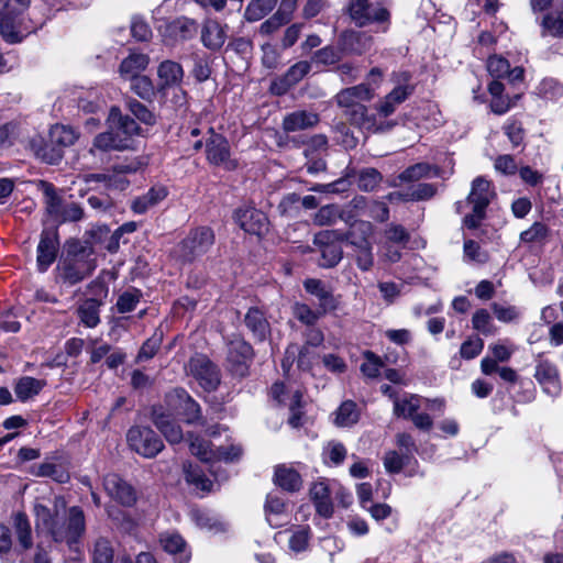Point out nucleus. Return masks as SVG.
I'll list each match as a JSON object with an SVG mask.
<instances>
[{
  "label": "nucleus",
  "instance_id": "18",
  "mask_svg": "<svg viewBox=\"0 0 563 563\" xmlns=\"http://www.w3.org/2000/svg\"><path fill=\"white\" fill-rule=\"evenodd\" d=\"M311 69L310 63L300 60L294 64L284 76L274 79L271 84V91L275 96H283L289 91L290 88L301 81Z\"/></svg>",
  "mask_w": 563,
  "mask_h": 563
},
{
  "label": "nucleus",
  "instance_id": "21",
  "mask_svg": "<svg viewBox=\"0 0 563 563\" xmlns=\"http://www.w3.org/2000/svg\"><path fill=\"white\" fill-rule=\"evenodd\" d=\"M228 25L213 19H207L200 30L202 45L209 51H220L227 41Z\"/></svg>",
  "mask_w": 563,
  "mask_h": 563
},
{
  "label": "nucleus",
  "instance_id": "49",
  "mask_svg": "<svg viewBox=\"0 0 563 563\" xmlns=\"http://www.w3.org/2000/svg\"><path fill=\"white\" fill-rule=\"evenodd\" d=\"M172 32L183 41L194 38L198 33V24L189 18H178L170 25Z\"/></svg>",
  "mask_w": 563,
  "mask_h": 563
},
{
  "label": "nucleus",
  "instance_id": "12",
  "mask_svg": "<svg viewBox=\"0 0 563 563\" xmlns=\"http://www.w3.org/2000/svg\"><path fill=\"white\" fill-rule=\"evenodd\" d=\"M58 250L59 238L57 229H43L36 247V267L40 273H45L56 261Z\"/></svg>",
  "mask_w": 563,
  "mask_h": 563
},
{
  "label": "nucleus",
  "instance_id": "22",
  "mask_svg": "<svg viewBox=\"0 0 563 563\" xmlns=\"http://www.w3.org/2000/svg\"><path fill=\"white\" fill-rule=\"evenodd\" d=\"M320 122L317 112L308 110H296L287 113L282 122V128L286 133H294L312 129Z\"/></svg>",
  "mask_w": 563,
  "mask_h": 563
},
{
  "label": "nucleus",
  "instance_id": "15",
  "mask_svg": "<svg viewBox=\"0 0 563 563\" xmlns=\"http://www.w3.org/2000/svg\"><path fill=\"white\" fill-rule=\"evenodd\" d=\"M108 496L124 507H132L137 499L134 487L118 474H108L103 478Z\"/></svg>",
  "mask_w": 563,
  "mask_h": 563
},
{
  "label": "nucleus",
  "instance_id": "17",
  "mask_svg": "<svg viewBox=\"0 0 563 563\" xmlns=\"http://www.w3.org/2000/svg\"><path fill=\"white\" fill-rule=\"evenodd\" d=\"M374 95V90L368 85L360 84L340 90L334 96V100L338 107L343 109V112H349V110L360 107L363 102L371 101Z\"/></svg>",
  "mask_w": 563,
  "mask_h": 563
},
{
  "label": "nucleus",
  "instance_id": "47",
  "mask_svg": "<svg viewBox=\"0 0 563 563\" xmlns=\"http://www.w3.org/2000/svg\"><path fill=\"white\" fill-rule=\"evenodd\" d=\"M132 172H135V168L131 165H114L112 172L108 174L106 188L120 191L126 189L129 186V180L123 175Z\"/></svg>",
  "mask_w": 563,
  "mask_h": 563
},
{
  "label": "nucleus",
  "instance_id": "35",
  "mask_svg": "<svg viewBox=\"0 0 563 563\" xmlns=\"http://www.w3.org/2000/svg\"><path fill=\"white\" fill-rule=\"evenodd\" d=\"M167 196V190L163 186L152 187L144 195L135 198L132 201L131 209L133 212L142 214L145 213L150 208L156 206Z\"/></svg>",
  "mask_w": 563,
  "mask_h": 563
},
{
  "label": "nucleus",
  "instance_id": "64",
  "mask_svg": "<svg viewBox=\"0 0 563 563\" xmlns=\"http://www.w3.org/2000/svg\"><path fill=\"white\" fill-rule=\"evenodd\" d=\"M542 26L552 36H563V12L547 14L543 18Z\"/></svg>",
  "mask_w": 563,
  "mask_h": 563
},
{
  "label": "nucleus",
  "instance_id": "53",
  "mask_svg": "<svg viewBox=\"0 0 563 563\" xmlns=\"http://www.w3.org/2000/svg\"><path fill=\"white\" fill-rule=\"evenodd\" d=\"M321 249L322 267L331 268L336 266L343 256V250L340 244H316Z\"/></svg>",
  "mask_w": 563,
  "mask_h": 563
},
{
  "label": "nucleus",
  "instance_id": "34",
  "mask_svg": "<svg viewBox=\"0 0 563 563\" xmlns=\"http://www.w3.org/2000/svg\"><path fill=\"white\" fill-rule=\"evenodd\" d=\"M274 482L284 490L291 493L298 492L302 486V479L299 473L286 465H278L275 468Z\"/></svg>",
  "mask_w": 563,
  "mask_h": 563
},
{
  "label": "nucleus",
  "instance_id": "27",
  "mask_svg": "<svg viewBox=\"0 0 563 563\" xmlns=\"http://www.w3.org/2000/svg\"><path fill=\"white\" fill-rule=\"evenodd\" d=\"M190 517L198 528L208 532H223L228 527V523L222 518L206 509H191Z\"/></svg>",
  "mask_w": 563,
  "mask_h": 563
},
{
  "label": "nucleus",
  "instance_id": "43",
  "mask_svg": "<svg viewBox=\"0 0 563 563\" xmlns=\"http://www.w3.org/2000/svg\"><path fill=\"white\" fill-rule=\"evenodd\" d=\"M100 301L95 298L85 300L78 308V317L87 328H95L100 322Z\"/></svg>",
  "mask_w": 563,
  "mask_h": 563
},
{
  "label": "nucleus",
  "instance_id": "44",
  "mask_svg": "<svg viewBox=\"0 0 563 563\" xmlns=\"http://www.w3.org/2000/svg\"><path fill=\"white\" fill-rule=\"evenodd\" d=\"M362 356L361 373L367 378H377L385 366L382 357L369 350L363 351Z\"/></svg>",
  "mask_w": 563,
  "mask_h": 563
},
{
  "label": "nucleus",
  "instance_id": "46",
  "mask_svg": "<svg viewBox=\"0 0 563 563\" xmlns=\"http://www.w3.org/2000/svg\"><path fill=\"white\" fill-rule=\"evenodd\" d=\"M33 150L37 158L51 165L58 164L64 156V151L53 144L51 140L38 145L33 143Z\"/></svg>",
  "mask_w": 563,
  "mask_h": 563
},
{
  "label": "nucleus",
  "instance_id": "57",
  "mask_svg": "<svg viewBox=\"0 0 563 563\" xmlns=\"http://www.w3.org/2000/svg\"><path fill=\"white\" fill-rule=\"evenodd\" d=\"M131 80V89L140 98L150 100L155 96V88L152 80L147 76H135L129 78Z\"/></svg>",
  "mask_w": 563,
  "mask_h": 563
},
{
  "label": "nucleus",
  "instance_id": "33",
  "mask_svg": "<svg viewBox=\"0 0 563 563\" xmlns=\"http://www.w3.org/2000/svg\"><path fill=\"white\" fill-rule=\"evenodd\" d=\"M163 549L175 555L176 563H187L190 554L185 540L178 533H164L159 538Z\"/></svg>",
  "mask_w": 563,
  "mask_h": 563
},
{
  "label": "nucleus",
  "instance_id": "8",
  "mask_svg": "<svg viewBox=\"0 0 563 563\" xmlns=\"http://www.w3.org/2000/svg\"><path fill=\"white\" fill-rule=\"evenodd\" d=\"M253 358L254 350L250 343L243 339H235L229 342L225 366L233 377H246L250 374V366L253 363Z\"/></svg>",
  "mask_w": 563,
  "mask_h": 563
},
{
  "label": "nucleus",
  "instance_id": "61",
  "mask_svg": "<svg viewBox=\"0 0 563 563\" xmlns=\"http://www.w3.org/2000/svg\"><path fill=\"white\" fill-rule=\"evenodd\" d=\"M410 460L408 454L391 450L384 456V466L388 473L397 474L401 472L405 465L409 464Z\"/></svg>",
  "mask_w": 563,
  "mask_h": 563
},
{
  "label": "nucleus",
  "instance_id": "9",
  "mask_svg": "<svg viewBox=\"0 0 563 563\" xmlns=\"http://www.w3.org/2000/svg\"><path fill=\"white\" fill-rule=\"evenodd\" d=\"M188 376H191L201 387H218L221 383V372L208 355L196 353L185 366Z\"/></svg>",
  "mask_w": 563,
  "mask_h": 563
},
{
  "label": "nucleus",
  "instance_id": "10",
  "mask_svg": "<svg viewBox=\"0 0 563 563\" xmlns=\"http://www.w3.org/2000/svg\"><path fill=\"white\" fill-rule=\"evenodd\" d=\"M126 441L133 451L147 459L156 456L164 448L163 441L148 427H132Z\"/></svg>",
  "mask_w": 563,
  "mask_h": 563
},
{
  "label": "nucleus",
  "instance_id": "3",
  "mask_svg": "<svg viewBox=\"0 0 563 563\" xmlns=\"http://www.w3.org/2000/svg\"><path fill=\"white\" fill-rule=\"evenodd\" d=\"M216 235L209 227H197L177 244L175 253L184 263H192L205 255L214 244Z\"/></svg>",
  "mask_w": 563,
  "mask_h": 563
},
{
  "label": "nucleus",
  "instance_id": "59",
  "mask_svg": "<svg viewBox=\"0 0 563 563\" xmlns=\"http://www.w3.org/2000/svg\"><path fill=\"white\" fill-rule=\"evenodd\" d=\"M294 316L303 324L311 327L319 320L321 316L325 312H322L321 309L314 311L308 305L296 302L292 307Z\"/></svg>",
  "mask_w": 563,
  "mask_h": 563
},
{
  "label": "nucleus",
  "instance_id": "25",
  "mask_svg": "<svg viewBox=\"0 0 563 563\" xmlns=\"http://www.w3.org/2000/svg\"><path fill=\"white\" fill-rule=\"evenodd\" d=\"M157 76L159 79L158 90L180 86L184 78L183 66L174 60H164L158 65Z\"/></svg>",
  "mask_w": 563,
  "mask_h": 563
},
{
  "label": "nucleus",
  "instance_id": "14",
  "mask_svg": "<svg viewBox=\"0 0 563 563\" xmlns=\"http://www.w3.org/2000/svg\"><path fill=\"white\" fill-rule=\"evenodd\" d=\"M349 12L351 19L361 27L373 22H387L390 16L386 8L373 7L368 0H351Z\"/></svg>",
  "mask_w": 563,
  "mask_h": 563
},
{
  "label": "nucleus",
  "instance_id": "62",
  "mask_svg": "<svg viewBox=\"0 0 563 563\" xmlns=\"http://www.w3.org/2000/svg\"><path fill=\"white\" fill-rule=\"evenodd\" d=\"M409 201H424L433 198L438 192L434 184L419 183L407 188Z\"/></svg>",
  "mask_w": 563,
  "mask_h": 563
},
{
  "label": "nucleus",
  "instance_id": "39",
  "mask_svg": "<svg viewBox=\"0 0 563 563\" xmlns=\"http://www.w3.org/2000/svg\"><path fill=\"white\" fill-rule=\"evenodd\" d=\"M150 58L145 54L134 53L124 58L120 65L119 71L122 77L132 78L140 76L148 65Z\"/></svg>",
  "mask_w": 563,
  "mask_h": 563
},
{
  "label": "nucleus",
  "instance_id": "19",
  "mask_svg": "<svg viewBox=\"0 0 563 563\" xmlns=\"http://www.w3.org/2000/svg\"><path fill=\"white\" fill-rule=\"evenodd\" d=\"M271 397L276 400L280 405H286L290 409V417L288 419V423L298 428L301 426V400L302 394L300 389H272Z\"/></svg>",
  "mask_w": 563,
  "mask_h": 563
},
{
  "label": "nucleus",
  "instance_id": "24",
  "mask_svg": "<svg viewBox=\"0 0 563 563\" xmlns=\"http://www.w3.org/2000/svg\"><path fill=\"white\" fill-rule=\"evenodd\" d=\"M173 415L168 409L165 412L162 407L154 408L153 422L169 443H179L184 439V433L180 426L172 418Z\"/></svg>",
  "mask_w": 563,
  "mask_h": 563
},
{
  "label": "nucleus",
  "instance_id": "50",
  "mask_svg": "<svg viewBox=\"0 0 563 563\" xmlns=\"http://www.w3.org/2000/svg\"><path fill=\"white\" fill-rule=\"evenodd\" d=\"M360 412L355 402L344 401L336 411L335 423L340 427H350L358 421Z\"/></svg>",
  "mask_w": 563,
  "mask_h": 563
},
{
  "label": "nucleus",
  "instance_id": "37",
  "mask_svg": "<svg viewBox=\"0 0 563 563\" xmlns=\"http://www.w3.org/2000/svg\"><path fill=\"white\" fill-rule=\"evenodd\" d=\"M439 173L440 170L437 166L428 163H417L402 170L398 175V179L401 183H412L423 178L437 177L439 176Z\"/></svg>",
  "mask_w": 563,
  "mask_h": 563
},
{
  "label": "nucleus",
  "instance_id": "40",
  "mask_svg": "<svg viewBox=\"0 0 563 563\" xmlns=\"http://www.w3.org/2000/svg\"><path fill=\"white\" fill-rule=\"evenodd\" d=\"M550 235V228L541 221H536L529 229L520 233L519 240L525 244L544 245L549 241Z\"/></svg>",
  "mask_w": 563,
  "mask_h": 563
},
{
  "label": "nucleus",
  "instance_id": "29",
  "mask_svg": "<svg viewBox=\"0 0 563 563\" xmlns=\"http://www.w3.org/2000/svg\"><path fill=\"white\" fill-rule=\"evenodd\" d=\"M307 292L316 296L319 299V309L322 312L335 310L338 301L334 296L329 291L320 279L310 278L303 283Z\"/></svg>",
  "mask_w": 563,
  "mask_h": 563
},
{
  "label": "nucleus",
  "instance_id": "6",
  "mask_svg": "<svg viewBox=\"0 0 563 563\" xmlns=\"http://www.w3.org/2000/svg\"><path fill=\"white\" fill-rule=\"evenodd\" d=\"M411 79L412 76L407 70L395 71L391 74L390 80L395 87L375 106L378 115L383 118L391 115L396 111L397 107L405 102L415 92L416 86L411 82Z\"/></svg>",
  "mask_w": 563,
  "mask_h": 563
},
{
  "label": "nucleus",
  "instance_id": "20",
  "mask_svg": "<svg viewBox=\"0 0 563 563\" xmlns=\"http://www.w3.org/2000/svg\"><path fill=\"white\" fill-rule=\"evenodd\" d=\"M110 128L126 139L128 148L133 147V137L141 132L140 125L130 115H124L118 107H112L109 112Z\"/></svg>",
  "mask_w": 563,
  "mask_h": 563
},
{
  "label": "nucleus",
  "instance_id": "54",
  "mask_svg": "<svg viewBox=\"0 0 563 563\" xmlns=\"http://www.w3.org/2000/svg\"><path fill=\"white\" fill-rule=\"evenodd\" d=\"M185 479L188 484L195 485L201 490L209 492L212 487L211 481L199 470L190 463L184 465Z\"/></svg>",
  "mask_w": 563,
  "mask_h": 563
},
{
  "label": "nucleus",
  "instance_id": "63",
  "mask_svg": "<svg viewBox=\"0 0 563 563\" xmlns=\"http://www.w3.org/2000/svg\"><path fill=\"white\" fill-rule=\"evenodd\" d=\"M162 342H163V331L155 330L153 335L151 338H148L141 346L139 354H137V361H146V360L152 358L158 351Z\"/></svg>",
  "mask_w": 563,
  "mask_h": 563
},
{
  "label": "nucleus",
  "instance_id": "7",
  "mask_svg": "<svg viewBox=\"0 0 563 563\" xmlns=\"http://www.w3.org/2000/svg\"><path fill=\"white\" fill-rule=\"evenodd\" d=\"M31 0H0V35L8 43L21 42L16 19L30 7Z\"/></svg>",
  "mask_w": 563,
  "mask_h": 563
},
{
  "label": "nucleus",
  "instance_id": "30",
  "mask_svg": "<svg viewBox=\"0 0 563 563\" xmlns=\"http://www.w3.org/2000/svg\"><path fill=\"white\" fill-rule=\"evenodd\" d=\"M394 401V413L397 417L410 419L422 407V398L413 394H405L402 397L395 393L388 394Z\"/></svg>",
  "mask_w": 563,
  "mask_h": 563
},
{
  "label": "nucleus",
  "instance_id": "36",
  "mask_svg": "<svg viewBox=\"0 0 563 563\" xmlns=\"http://www.w3.org/2000/svg\"><path fill=\"white\" fill-rule=\"evenodd\" d=\"M92 563H113L114 548L106 537H97L89 548Z\"/></svg>",
  "mask_w": 563,
  "mask_h": 563
},
{
  "label": "nucleus",
  "instance_id": "1",
  "mask_svg": "<svg viewBox=\"0 0 563 563\" xmlns=\"http://www.w3.org/2000/svg\"><path fill=\"white\" fill-rule=\"evenodd\" d=\"M37 527H42L55 543L65 544L70 551L78 552L86 532L84 510L78 506L66 509L63 497L54 498V511L44 505L34 506Z\"/></svg>",
  "mask_w": 563,
  "mask_h": 563
},
{
  "label": "nucleus",
  "instance_id": "16",
  "mask_svg": "<svg viewBox=\"0 0 563 563\" xmlns=\"http://www.w3.org/2000/svg\"><path fill=\"white\" fill-rule=\"evenodd\" d=\"M234 219L242 230L250 234L263 235L268 231V219L264 212L253 207L240 208Z\"/></svg>",
  "mask_w": 563,
  "mask_h": 563
},
{
  "label": "nucleus",
  "instance_id": "55",
  "mask_svg": "<svg viewBox=\"0 0 563 563\" xmlns=\"http://www.w3.org/2000/svg\"><path fill=\"white\" fill-rule=\"evenodd\" d=\"M383 180L382 174L375 168H364L357 177V186L362 191L375 190Z\"/></svg>",
  "mask_w": 563,
  "mask_h": 563
},
{
  "label": "nucleus",
  "instance_id": "26",
  "mask_svg": "<svg viewBox=\"0 0 563 563\" xmlns=\"http://www.w3.org/2000/svg\"><path fill=\"white\" fill-rule=\"evenodd\" d=\"M244 322L253 336L260 341H265L271 334V325L263 311L252 307L245 314Z\"/></svg>",
  "mask_w": 563,
  "mask_h": 563
},
{
  "label": "nucleus",
  "instance_id": "28",
  "mask_svg": "<svg viewBox=\"0 0 563 563\" xmlns=\"http://www.w3.org/2000/svg\"><path fill=\"white\" fill-rule=\"evenodd\" d=\"M99 150L102 152L110 151H125L128 148L126 139H121V134L119 132H114L112 128L109 131L99 133L95 136L92 146L89 150L91 154H95V151Z\"/></svg>",
  "mask_w": 563,
  "mask_h": 563
},
{
  "label": "nucleus",
  "instance_id": "5",
  "mask_svg": "<svg viewBox=\"0 0 563 563\" xmlns=\"http://www.w3.org/2000/svg\"><path fill=\"white\" fill-rule=\"evenodd\" d=\"M188 441L191 454L203 463L235 462L243 453L242 448L235 444L214 449L210 441L191 433L188 434Z\"/></svg>",
  "mask_w": 563,
  "mask_h": 563
},
{
  "label": "nucleus",
  "instance_id": "32",
  "mask_svg": "<svg viewBox=\"0 0 563 563\" xmlns=\"http://www.w3.org/2000/svg\"><path fill=\"white\" fill-rule=\"evenodd\" d=\"M13 527L16 537V550L27 551L33 547V534L30 520L24 512H16L13 517Z\"/></svg>",
  "mask_w": 563,
  "mask_h": 563
},
{
  "label": "nucleus",
  "instance_id": "48",
  "mask_svg": "<svg viewBox=\"0 0 563 563\" xmlns=\"http://www.w3.org/2000/svg\"><path fill=\"white\" fill-rule=\"evenodd\" d=\"M49 140L64 151L76 142L77 134L70 126L56 124L49 131Z\"/></svg>",
  "mask_w": 563,
  "mask_h": 563
},
{
  "label": "nucleus",
  "instance_id": "60",
  "mask_svg": "<svg viewBox=\"0 0 563 563\" xmlns=\"http://www.w3.org/2000/svg\"><path fill=\"white\" fill-rule=\"evenodd\" d=\"M472 324L476 331L483 333L484 335H492L496 332L492 317L486 309H478L474 312Z\"/></svg>",
  "mask_w": 563,
  "mask_h": 563
},
{
  "label": "nucleus",
  "instance_id": "2",
  "mask_svg": "<svg viewBox=\"0 0 563 563\" xmlns=\"http://www.w3.org/2000/svg\"><path fill=\"white\" fill-rule=\"evenodd\" d=\"M91 254V251L79 244L69 249L55 268V282L70 287L88 278L96 268Z\"/></svg>",
  "mask_w": 563,
  "mask_h": 563
},
{
  "label": "nucleus",
  "instance_id": "13",
  "mask_svg": "<svg viewBox=\"0 0 563 563\" xmlns=\"http://www.w3.org/2000/svg\"><path fill=\"white\" fill-rule=\"evenodd\" d=\"M167 408L176 416H181L185 422L191 424L200 419V406L185 389H174L166 396Z\"/></svg>",
  "mask_w": 563,
  "mask_h": 563
},
{
  "label": "nucleus",
  "instance_id": "31",
  "mask_svg": "<svg viewBox=\"0 0 563 563\" xmlns=\"http://www.w3.org/2000/svg\"><path fill=\"white\" fill-rule=\"evenodd\" d=\"M310 496L320 516L330 518L333 515L330 488L324 482L314 483L310 488Z\"/></svg>",
  "mask_w": 563,
  "mask_h": 563
},
{
  "label": "nucleus",
  "instance_id": "41",
  "mask_svg": "<svg viewBox=\"0 0 563 563\" xmlns=\"http://www.w3.org/2000/svg\"><path fill=\"white\" fill-rule=\"evenodd\" d=\"M41 188L44 194L45 211L49 217L56 220L65 203L57 195L53 184L42 180Z\"/></svg>",
  "mask_w": 563,
  "mask_h": 563
},
{
  "label": "nucleus",
  "instance_id": "38",
  "mask_svg": "<svg viewBox=\"0 0 563 563\" xmlns=\"http://www.w3.org/2000/svg\"><path fill=\"white\" fill-rule=\"evenodd\" d=\"M373 234V225L368 221L360 220L354 222L352 228L346 231V242L353 247L372 244L369 238Z\"/></svg>",
  "mask_w": 563,
  "mask_h": 563
},
{
  "label": "nucleus",
  "instance_id": "52",
  "mask_svg": "<svg viewBox=\"0 0 563 563\" xmlns=\"http://www.w3.org/2000/svg\"><path fill=\"white\" fill-rule=\"evenodd\" d=\"M191 75L198 82L207 81L212 73L210 59L206 54H192Z\"/></svg>",
  "mask_w": 563,
  "mask_h": 563
},
{
  "label": "nucleus",
  "instance_id": "23",
  "mask_svg": "<svg viewBox=\"0 0 563 563\" xmlns=\"http://www.w3.org/2000/svg\"><path fill=\"white\" fill-rule=\"evenodd\" d=\"M350 124L358 128L360 130L369 132H383L394 126V123H387L386 125H378L376 117L368 113V109L365 104H361L349 112H343Z\"/></svg>",
  "mask_w": 563,
  "mask_h": 563
},
{
  "label": "nucleus",
  "instance_id": "56",
  "mask_svg": "<svg viewBox=\"0 0 563 563\" xmlns=\"http://www.w3.org/2000/svg\"><path fill=\"white\" fill-rule=\"evenodd\" d=\"M290 20V15L285 13L284 10L278 9L269 19L261 24L258 32L261 35L268 36L287 24Z\"/></svg>",
  "mask_w": 563,
  "mask_h": 563
},
{
  "label": "nucleus",
  "instance_id": "11",
  "mask_svg": "<svg viewBox=\"0 0 563 563\" xmlns=\"http://www.w3.org/2000/svg\"><path fill=\"white\" fill-rule=\"evenodd\" d=\"M210 136L206 141L207 161L214 166H222L228 170L236 168V161L231 158V150L228 140L213 129L209 130Z\"/></svg>",
  "mask_w": 563,
  "mask_h": 563
},
{
  "label": "nucleus",
  "instance_id": "45",
  "mask_svg": "<svg viewBox=\"0 0 563 563\" xmlns=\"http://www.w3.org/2000/svg\"><path fill=\"white\" fill-rule=\"evenodd\" d=\"M534 378L541 385H559L561 383L556 365L549 361H541L537 364Z\"/></svg>",
  "mask_w": 563,
  "mask_h": 563
},
{
  "label": "nucleus",
  "instance_id": "58",
  "mask_svg": "<svg viewBox=\"0 0 563 563\" xmlns=\"http://www.w3.org/2000/svg\"><path fill=\"white\" fill-rule=\"evenodd\" d=\"M129 111L142 123L146 125H154L156 123L155 114L143 103L136 99H129L126 101Z\"/></svg>",
  "mask_w": 563,
  "mask_h": 563
},
{
  "label": "nucleus",
  "instance_id": "51",
  "mask_svg": "<svg viewBox=\"0 0 563 563\" xmlns=\"http://www.w3.org/2000/svg\"><path fill=\"white\" fill-rule=\"evenodd\" d=\"M36 476L51 477L57 483H67L70 478L68 472L62 466L54 463H42L34 471Z\"/></svg>",
  "mask_w": 563,
  "mask_h": 563
},
{
  "label": "nucleus",
  "instance_id": "42",
  "mask_svg": "<svg viewBox=\"0 0 563 563\" xmlns=\"http://www.w3.org/2000/svg\"><path fill=\"white\" fill-rule=\"evenodd\" d=\"M278 0H252L245 8L244 18L249 22L262 20L277 5Z\"/></svg>",
  "mask_w": 563,
  "mask_h": 563
},
{
  "label": "nucleus",
  "instance_id": "4",
  "mask_svg": "<svg viewBox=\"0 0 563 563\" xmlns=\"http://www.w3.org/2000/svg\"><path fill=\"white\" fill-rule=\"evenodd\" d=\"M494 197L490 181L483 176L472 181L471 191L467 196V203L472 206V213L466 214L463 224L468 229H477L486 217V209Z\"/></svg>",
  "mask_w": 563,
  "mask_h": 563
}]
</instances>
